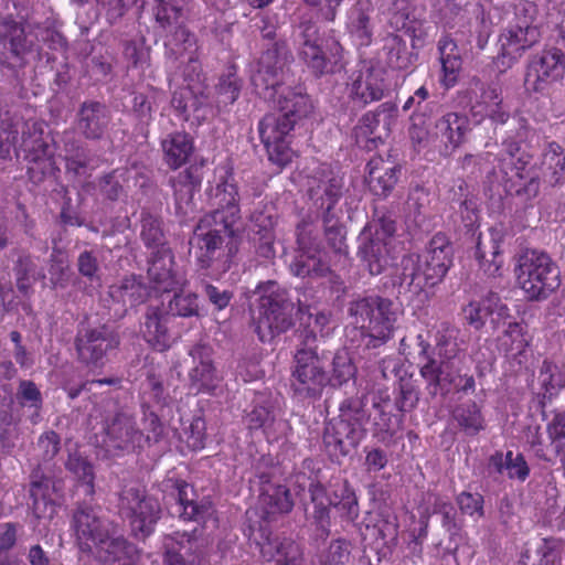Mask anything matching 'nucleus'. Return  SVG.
<instances>
[{
    "mask_svg": "<svg viewBox=\"0 0 565 565\" xmlns=\"http://www.w3.org/2000/svg\"><path fill=\"white\" fill-rule=\"evenodd\" d=\"M373 11L372 0H356L348 12L347 28L360 45H367L371 42L373 34L371 14Z\"/></svg>",
    "mask_w": 565,
    "mask_h": 565,
    "instance_id": "nucleus-45",
    "label": "nucleus"
},
{
    "mask_svg": "<svg viewBox=\"0 0 565 565\" xmlns=\"http://www.w3.org/2000/svg\"><path fill=\"white\" fill-rule=\"evenodd\" d=\"M296 243V255L289 266L292 275L311 279L327 277L330 273L327 253L309 222L303 220L297 224Z\"/></svg>",
    "mask_w": 565,
    "mask_h": 565,
    "instance_id": "nucleus-12",
    "label": "nucleus"
},
{
    "mask_svg": "<svg viewBox=\"0 0 565 565\" xmlns=\"http://www.w3.org/2000/svg\"><path fill=\"white\" fill-rule=\"evenodd\" d=\"M19 149L24 152V159L28 161V175L33 183H41L55 171L53 150L36 124L31 126L25 124Z\"/></svg>",
    "mask_w": 565,
    "mask_h": 565,
    "instance_id": "nucleus-17",
    "label": "nucleus"
},
{
    "mask_svg": "<svg viewBox=\"0 0 565 565\" xmlns=\"http://www.w3.org/2000/svg\"><path fill=\"white\" fill-rule=\"evenodd\" d=\"M169 316L158 307H149L145 313L140 332L154 350L162 352L171 347L172 337L167 327Z\"/></svg>",
    "mask_w": 565,
    "mask_h": 565,
    "instance_id": "nucleus-42",
    "label": "nucleus"
},
{
    "mask_svg": "<svg viewBox=\"0 0 565 565\" xmlns=\"http://www.w3.org/2000/svg\"><path fill=\"white\" fill-rule=\"evenodd\" d=\"M440 107L438 100L431 97L425 85L418 87L413 95L406 99L403 105V110L407 111L413 109L409 115L412 121L409 136L414 142L419 146L429 143V130L434 126L431 119L439 114Z\"/></svg>",
    "mask_w": 565,
    "mask_h": 565,
    "instance_id": "nucleus-20",
    "label": "nucleus"
},
{
    "mask_svg": "<svg viewBox=\"0 0 565 565\" xmlns=\"http://www.w3.org/2000/svg\"><path fill=\"white\" fill-rule=\"evenodd\" d=\"M500 345L507 354L513 356L522 354L529 345L525 327L522 323L509 321L500 339Z\"/></svg>",
    "mask_w": 565,
    "mask_h": 565,
    "instance_id": "nucleus-63",
    "label": "nucleus"
},
{
    "mask_svg": "<svg viewBox=\"0 0 565 565\" xmlns=\"http://www.w3.org/2000/svg\"><path fill=\"white\" fill-rule=\"evenodd\" d=\"M541 171L551 185L565 183V149L557 142H550L542 153Z\"/></svg>",
    "mask_w": 565,
    "mask_h": 565,
    "instance_id": "nucleus-47",
    "label": "nucleus"
},
{
    "mask_svg": "<svg viewBox=\"0 0 565 565\" xmlns=\"http://www.w3.org/2000/svg\"><path fill=\"white\" fill-rule=\"evenodd\" d=\"M172 489L171 495L177 500L175 504L171 507V513L178 515L184 521L205 522L213 513L212 503L202 500L196 501V492L194 488L184 480L170 479Z\"/></svg>",
    "mask_w": 565,
    "mask_h": 565,
    "instance_id": "nucleus-26",
    "label": "nucleus"
},
{
    "mask_svg": "<svg viewBox=\"0 0 565 565\" xmlns=\"http://www.w3.org/2000/svg\"><path fill=\"white\" fill-rule=\"evenodd\" d=\"M388 90L385 81V71L380 66L367 67L360 71L350 85L349 96L359 107L381 100Z\"/></svg>",
    "mask_w": 565,
    "mask_h": 565,
    "instance_id": "nucleus-29",
    "label": "nucleus"
},
{
    "mask_svg": "<svg viewBox=\"0 0 565 565\" xmlns=\"http://www.w3.org/2000/svg\"><path fill=\"white\" fill-rule=\"evenodd\" d=\"M470 130V122L466 115L448 111L441 115L429 130V143L439 140L445 152L450 153L459 148Z\"/></svg>",
    "mask_w": 565,
    "mask_h": 565,
    "instance_id": "nucleus-30",
    "label": "nucleus"
},
{
    "mask_svg": "<svg viewBox=\"0 0 565 565\" xmlns=\"http://www.w3.org/2000/svg\"><path fill=\"white\" fill-rule=\"evenodd\" d=\"M253 236L275 234L277 214L270 203L259 204L249 215Z\"/></svg>",
    "mask_w": 565,
    "mask_h": 565,
    "instance_id": "nucleus-61",
    "label": "nucleus"
},
{
    "mask_svg": "<svg viewBox=\"0 0 565 565\" xmlns=\"http://www.w3.org/2000/svg\"><path fill=\"white\" fill-rule=\"evenodd\" d=\"M115 524L104 514L102 507L92 501H78L72 509L70 525L82 552L89 548L109 529H114Z\"/></svg>",
    "mask_w": 565,
    "mask_h": 565,
    "instance_id": "nucleus-15",
    "label": "nucleus"
},
{
    "mask_svg": "<svg viewBox=\"0 0 565 565\" xmlns=\"http://www.w3.org/2000/svg\"><path fill=\"white\" fill-rule=\"evenodd\" d=\"M65 468L83 483L85 494L93 497L95 493V473L92 462L78 451H74L68 454Z\"/></svg>",
    "mask_w": 565,
    "mask_h": 565,
    "instance_id": "nucleus-57",
    "label": "nucleus"
},
{
    "mask_svg": "<svg viewBox=\"0 0 565 565\" xmlns=\"http://www.w3.org/2000/svg\"><path fill=\"white\" fill-rule=\"evenodd\" d=\"M419 401V392L407 372H404L398 380V394L395 397V407L399 412H411Z\"/></svg>",
    "mask_w": 565,
    "mask_h": 565,
    "instance_id": "nucleus-64",
    "label": "nucleus"
},
{
    "mask_svg": "<svg viewBox=\"0 0 565 565\" xmlns=\"http://www.w3.org/2000/svg\"><path fill=\"white\" fill-rule=\"evenodd\" d=\"M84 553H89L100 564L136 565L138 561L136 545L119 533L117 524L90 544Z\"/></svg>",
    "mask_w": 565,
    "mask_h": 565,
    "instance_id": "nucleus-21",
    "label": "nucleus"
},
{
    "mask_svg": "<svg viewBox=\"0 0 565 565\" xmlns=\"http://www.w3.org/2000/svg\"><path fill=\"white\" fill-rule=\"evenodd\" d=\"M379 290L383 295H388L396 299L407 294L411 296L419 295L422 289L414 276L413 260H406L405 256H403L394 273L382 278Z\"/></svg>",
    "mask_w": 565,
    "mask_h": 565,
    "instance_id": "nucleus-38",
    "label": "nucleus"
},
{
    "mask_svg": "<svg viewBox=\"0 0 565 565\" xmlns=\"http://www.w3.org/2000/svg\"><path fill=\"white\" fill-rule=\"evenodd\" d=\"M295 129L292 121L281 115L267 114L258 122V132L266 148L270 162L282 168L291 162L292 150L290 148L291 131Z\"/></svg>",
    "mask_w": 565,
    "mask_h": 565,
    "instance_id": "nucleus-16",
    "label": "nucleus"
},
{
    "mask_svg": "<svg viewBox=\"0 0 565 565\" xmlns=\"http://www.w3.org/2000/svg\"><path fill=\"white\" fill-rule=\"evenodd\" d=\"M164 163L172 170L184 166L194 152L193 138L185 131H173L161 139Z\"/></svg>",
    "mask_w": 565,
    "mask_h": 565,
    "instance_id": "nucleus-43",
    "label": "nucleus"
},
{
    "mask_svg": "<svg viewBox=\"0 0 565 565\" xmlns=\"http://www.w3.org/2000/svg\"><path fill=\"white\" fill-rule=\"evenodd\" d=\"M414 263V276L424 288L439 285L452 266L454 247L444 233H436L427 244L424 254L404 255Z\"/></svg>",
    "mask_w": 565,
    "mask_h": 565,
    "instance_id": "nucleus-11",
    "label": "nucleus"
},
{
    "mask_svg": "<svg viewBox=\"0 0 565 565\" xmlns=\"http://www.w3.org/2000/svg\"><path fill=\"white\" fill-rule=\"evenodd\" d=\"M190 355L195 365L189 372L190 388L195 394L212 392L217 382L215 369L212 364L210 348L205 345H194L190 350Z\"/></svg>",
    "mask_w": 565,
    "mask_h": 565,
    "instance_id": "nucleus-37",
    "label": "nucleus"
},
{
    "mask_svg": "<svg viewBox=\"0 0 565 565\" xmlns=\"http://www.w3.org/2000/svg\"><path fill=\"white\" fill-rule=\"evenodd\" d=\"M202 178L201 168L198 166H190L169 178V184L173 189L178 214L188 213V207L192 203L193 195L201 186Z\"/></svg>",
    "mask_w": 565,
    "mask_h": 565,
    "instance_id": "nucleus-41",
    "label": "nucleus"
},
{
    "mask_svg": "<svg viewBox=\"0 0 565 565\" xmlns=\"http://www.w3.org/2000/svg\"><path fill=\"white\" fill-rule=\"evenodd\" d=\"M169 317L190 318L199 315L198 295L194 292H175L163 307Z\"/></svg>",
    "mask_w": 565,
    "mask_h": 565,
    "instance_id": "nucleus-60",
    "label": "nucleus"
},
{
    "mask_svg": "<svg viewBox=\"0 0 565 565\" xmlns=\"http://www.w3.org/2000/svg\"><path fill=\"white\" fill-rule=\"evenodd\" d=\"M4 7V1L0 0V71L4 75L7 70L9 76L15 79L19 70L28 64V55L36 51L38 38L34 30L38 23L3 14Z\"/></svg>",
    "mask_w": 565,
    "mask_h": 565,
    "instance_id": "nucleus-5",
    "label": "nucleus"
},
{
    "mask_svg": "<svg viewBox=\"0 0 565 565\" xmlns=\"http://www.w3.org/2000/svg\"><path fill=\"white\" fill-rule=\"evenodd\" d=\"M246 424L250 430L262 428L268 437L271 435V430H276L275 426H278L279 429L286 427L285 422H276L274 405L264 396H259L252 411L246 414Z\"/></svg>",
    "mask_w": 565,
    "mask_h": 565,
    "instance_id": "nucleus-48",
    "label": "nucleus"
},
{
    "mask_svg": "<svg viewBox=\"0 0 565 565\" xmlns=\"http://www.w3.org/2000/svg\"><path fill=\"white\" fill-rule=\"evenodd\" d=\"M382 52L385 63L393 70L409 71L417 61V54L408 49L406 40L397 33H388L383 39Z\"/></svg>",
    "mask_w": 565,
    "mask_h": 565,
    "instance_id": "nucleus-46",
    "label": "nucleus"
},
{
    "mask_svg": "<svg viewBox=\"0 0 565 565\" xmlns=\"http://www.w3.org/2000/svg\"><path fill=\"white\" fill-rule=\"evenodd\" d=\"M164 565H203V552L193 533L173 532L164 537Z\"/></svg>",
    "mask_w": 565,
    "mask_h": 565,
    "instance_id": "nucleus-28",
    "label": "nucleus"
},
{
    "mask_svg": "<svg viewBox=\"0 0 565 565\" xmlns=\"http://www.w3.org/2000/svg\"><path fill=\"white\" fill-rule=\"evenodd\" d=\"M108 295L113 301L115 316L122 318L129 309L145 303L151 295L140 276L130 275L109 286Z\"/></svg>",
    "mask_w": 565,
    "mask_h": 565,
    "instance_id": "nucleus-27",
    "label": "nucleus"
},
{
    "mask_svg": "<svg viewBox=\"0 0 565 565\" xmlns=\"http://www.w3.org/2000/svg\"><path fill=\"white\" fill-rule=\"evenodd\" d=\"M210 200L215 209L199 218L190 243L195 247L198 270L218 277L231 268L242 236L239 194L234 178L217 182L210 191Z\"/></svg>",
    "mask_w": 565,
    "mask_h": 565,
    "instance_id": "nucleus-1",
    "label": "nucleus"
},
{
    "mask_svg": "<svg viewBox=\"0 0 565 565\" xmlns=\"http://www.w3.org/2000/svg\"><path fill=\"white\" fill-rule=\"evenodd\" d=\"M55 491V482L44 476L38 466L30 475L29 497L31 509L36 519L51 516L54 512L52 493Z\"/></svg>",
    "mask_w": 565,
    "mask_h": 565,
    "instance_id": "nucleus-40",
    "label": "nucleus"
},
{
    "mask_svg": "<svg viewBox=\"0 0 565 565\" xmlns=\"http://www.w3.org/2000/svg\"><path fill=\"white\" fill-rule=\"evenodd\" d=\"M417 340L420 347L418 356L422 360L419 374L426 382L428 395L431 398H435L437 395L447 396L451 384L455 383L456 377L459 375V361L451 355L437 359L429 354L430 344L424 340L422 334L417 337Z\"/></svg>",
    "mask_w": 565,
    "mask_h": 565,
    "instance_id": "nucleus-14",
    "label": "nucleus"
},
{
    "mask_svg": "<svg viewBox=\"0 0 565 565\" xmlns=\"http://www.w3.org/2000/svg\"><path fill=\"white\" fill-rule=\"evenodd\" d=\"M337 418L344 420L347 424H354V427L365 428L369 414L365 409L364 398L351 396L343 399L339 406V416Z\"/></svg>",
    "mask_w": 565,
    "mask_h": 565,
    "instance_id": "nucleus-62",
    "label": "nucleus"
},
{
    "mask_svg": "<svg viewBox=\"0 0 565 565\" xmlns=\"http://www.w3.org/2000/svg\"><path fill=\"white\" fill-rule=\"evenodd\" d=\"M292 38L299 58L315 76L320 77L343 70L341 45L333 41L327 49H323L319 26L310 18H301L294 29Z\"/></svg>",
    "mask_w": 565,
    "mask_h": 565,
    "instance_id": "nucleus-6",
    "label": "nucleus"
},
{
    "mask_svg": "<svg viewBox=\"0 0 565 565\" xmlns=\"http://www.w3.org/2000/svg\"><path fill=\"white\" fill-rule=\"evenodd\" d=\"M139 223L140 238L147 248L158 250L169 247L166 239L163 221L159 214L142 209Z\"/></svg>",
    "mask_w": 565,
    "mask_h": 565,
    "instance_id": "nucleus-49",
    "label": "nucleus"
},
{
    "mask_svg": "<svg viewBox=\"0 0 565 565\" xmlns=\"http://www.w3.org/2000/svg\"><path fill=\"white\" fill-rule=\"evenodd\" d=\"M290 367V387L301 399L316 401L330 384L327 363L331 351L321 347L322 340L312 330H300Z\"/></svg>",
    "mask_w": 565,
    "mask_h": 565,
    "instance_id": "nucleus-2",
    "label": "nucleus"
},
{
    "mask_svg": "<svg viewBox=\"0 0 565 565\" xmlns=\"http://www.w3.org/2000/svg\"><path fill=\"white\" fill-rule=\"evenodd\" d=\"M483 110L492 124L507 126L505 134H512L516 130L519 139L526 140L529 138L531 128L527 120L521 116H510L502 104L489 105Z\"/></svg>",
    "mask_w": 565,
    "mask_h": 565,
    "instance_id": "nucleus-52",
    "label": "nucleus"
},
{
    "mask_svg": "<svg viewBox=\"0 0 565 565\" xmlns=\"http://www.w3.org/2000/svg\"><path fill=\"white\" fill-rule=\"evenodd\" d=\"M565 72V54L558 47H548L533 55L527 64L524 86L529 92H545L561 79Z\"/></svg>",
    "mask_w": 565,
    "mask_h": 565,
    "instance_id": "nucleus-19",
    "label": "nucleus"
},
{
    "mask_svg": "<svg viewBox=\"0 0 565 565\" xmlns=\"http://www.w3.org/2000/svg\"><path fill=\"white\" fill-rule=\"evenodd\" d=\"M104 433L108 450L132 452L146 443L145 434L138 428L135 417L126 412H117L107 418Z\"/></svg>",
    "mask_w": 565,
    "mask_h": 565,
    "instance_id": "nucleus-22",
    "label": "nucleus"
},
{
    "mask_svg": "<svg viewBox=\"0 0 565 565\" xmlns=\"http://www.w3.org/2000/svg\"><path fill=\"white\" fill-rule=\"evenodd\" d=\"M343 178L328 164H320L307 179V193L318 214L339 211Z\"/></svg>",
    "mask_w": 565,
    "mask_h": 565,
    "instance_id": "nucleus-18",
    "label": "nucleus"
},
{
    "mask_svg": "<svg viewBox=\"0 0 565 565\" xmlns=\"http://www.w3.org/2000/svg\"><path fill=\"white\" fill-rule=\"evenodd\" d=\"M323 228V235L329 248L339 256L348 254L347 230L341 222L342 211L318 214Z\"/></svg>",
    "mask_w": 565,
    "mask_h": 565,
    "instance_id": "nucleus-50",
    "label": "nucleus"
},
{
    "mask_svg": "<svg viewBox=\"0 0 565 565\" xmlns=\"http://www.w3.org/2000/svg\"><path fill=\"white\" fill-rule=\"evenodd\" d=\"M540 39V36L533 35V32L529 33L507 25L502 29L498 39L499 53L497 64L504 70L510 68Z\"/></svg>",
    "mask_w": 565,
    "mask_h": 565,
    "instance_id": "nucleus-32",
    "label": "nucleus"
},
{
    "mask_svg": "<svg viewBox=\"0 0 565 565\" xmlns=\"http://www.w3.org/2000/svg\"><path fill=\"white\" fill-rule=\"evenodd\" d=\"M260 502L267 514H287L294 508L290 490L284 486H270L262 493Z\"/></svg>",
    "mask_w": 565,
    "mask_h": 565,
    "instance_id": "nucleus-53",
    "label": "nucleus"
},
{
    "mask_svg": "<svg viewBox=\"0 0 565 565\" xmlns=\"http://www.w3.org/2000/svg\"><path fill=\"white\" fill-rule=\"evenodd\" d=\"M111 114L109 108L97 100H85L76 114V128L87 140H100L106 135Z\"/></svg>",
    "mask_w": 565,
    "mask_h": 565,
    "instance_id": "nucleus-31",
    "label": "nucleus"
},
{
    "mask_svg": "<svg viewBox=\"0 0 565 565\" xmlns=\"http://www.w3.org/2000/svg\"><path fill=\"white\" fill-rule=\"evenodd\" d=\"M514 17L509 22V26L514 29H521L529 33L533 32V35L541 38V30L537 22V9L532 2H520L514 6Z\"/></svg>",
    "mask_w": 565,
    "mask_h": 565,
    "instance_id": "nucleus-59",
    "label": "nucleus"
},
{
    "mask_svg": "<svg viewBox=\"0 0 565 565\" xmlns=\"http://www.w3.org/2000/svg\"><path fill=\"white\" fill-rule=\"evenodd\" d=\"M120 345L118 331L109 324L96 327L81 324L74 339L79 362L87 366L102 367L108 354Z\"/></svg>",
    "mask_w": 565,
    "mask_h": 565,
    "instance_id": "nucleus-13",
    "label": "nucleus"
},
{
    "mask_svg": "<svg viewBox=\"0 0 565 565\" xmlns=\"http://www.w3.org/2000/svg\"><path fill=\"white\" fill-rule=\"evenodd\" d=\"M148 277L153 285L151 290L167 292L185 282L183 273L175 266L170 247L153 250L149 258Z\"/></svg>",
    "mask_w": 565,
    "mask_h": 565,
    "instance_id": "nucleus-25",
    "label": "nucleus"
},
{
    "mask_svg": "<svg viewBox=\"0 0 565 565\" xmlns=\"http://www.w3.org/2000/svg\"><path fill=\"white\" fill-rule=\"evenodd\" d=\"M327 365L331 366L329 371V385L340 386L353 379L356 373V367L347 349H339L334 353L331 352V358Z\"/></svg>",
    "mask_w": 565,
    "mask_h": 565,
    "instance_id": "nucleus-54",
    "label": "nucleus"
},
{
    "mask_svg": "<svg viewBox=\"0 0 565 565\" xmlns=\"http://www.w3.org/2000/svg\"><path fill=\"white\" fill-rule=\"evenodd\" d=\"M271 100L276 104L278 114L292 121L295 127L313 110L312 100L301 86L281 88Z\"/></svg>",
    "mask_w": 565,
    "mask_h": 565,
    "instance_id": "nucleus-34",
    "label": "nucleus"
},
{
    "mask_svg": "<svg viewBox=\"0 0 565 565\" xmlns=\"http://www.w3.org/2000/svg\"><path fill=\"white\" fill-rule=\"evenodd\" d=\"M365 435V428L333 418L326 424L322 440L328 455L339 460L355 450Z\"/></svg>",
    "mask_w": 565,
    "mask_h": 565,
    "instance_id": "nucleus-24",
    "label": "nucleus"
},
{
    "mask_svg": "<svg viewBox=\"0 0 565 565\" xmlns=\"http://www.w3.org/2000/svg\"><path fill=\"white\" fill-rule=\"evenodd\" d=\"M373 407L377 412L374 416V426L377 433L387 437H393L401 428L402 417L392 413L393 405L388 396L373 402Z\"/></svg>",
    "mask_w": 565,
    "mask_h": 565,
    "instance_id": "nucleus-56",
    "label": "nucleus"
},
{
    "mask_svg": "<svg viewBox=\"0 0 565 565\" xmlns=\"http://www.w3.org/2000/svg\"><path fill=\"white\" fill-rule=\"evenodd\" d=\"M364 268L372 275L377 276L385 271L394 262L392 253V243L384 238L367 237V234H361L358 247Z\"/></svg>",
    "mask_w": 565,
    "mask_h": 565,
    "instance_id": "nucleus-33",
    "label": "nucleus"
},
{
    "mask_svg": "<svg viewBox=\"0 0 565 565\" xmlns=\"http://www.w3.org/2000/svg\"><path fill=\"white\" fill-rule=\"evenodd\" d=\"M118 512L129 521L131 534L146 540L161 518L159 501L139 487H124L118 495Z\"/></svg>",
    "mask_w": 565,
    "mask_h": 565,
    "instance_id": "nucleus-10",
    "label": "nucleus"
},
{
    "mask_svg": "<svg viewBox=\"0 0 565 565\" xmlns=\"http://www.w3.org/2000/svg\"><path fill=\"white\" fill-rule=\"evenodd\" d=\"M452 418L467 436H477L486 429V419L481 408L473 401L456 406L452 411Z\"/></svg>",
    "mask_w": 565,
    "mask_h": 565,
    "instance_id": "nucleus-51",
    "label": "nucleus"
},
{
    "mask_svg": "<svg viewBox=\"0 0 565 565\" xmlns=\"http://www.w3.org/2000/svg\"><path fill=\"white\" fill-rule=\"evenodd\" d=\"M348 311L353 323L366 331L365 344L372 349L385 344L393 337L401 315L399 307L381 295L358 298L349 303Z\"/></svg>",
    "mask_w": 565,
    "mask_h": 565,
    "instance_id": "nucleus-4",
    "label": "nucleus"
},
{
    "mask_svg": "<svg viewBox=\"0 0 565 565\" xmlns=\"http://www.w3.org/2000/svg\"><path fill=\"white\" fill-rule=\"evenodd\" d=\"M367 169V184L370 191L381 199H386L399 180L401 166L395 161L383 159L379 156L369 161Z\"/></svg>",
    "mask_w": 565,
    "mask_h": 565,
    "instance_id": "nucleus-35",
    "label": "nucleus"
},
{
    "mask_svg": "<svg viewBox=\"0 0 565 565\" xmlns=\"http://www.w3.org/2000/svg\"><path fill=\"white\" fill-rule=\"evenodd\" d=\"M440 52V63L444 73L443 83L446 87H451L458 79L461 70V58L458 54L452 53L456 44L448 39L440 40L438 43Z\"/></svg>",
    "mask_w": 565,
    "mask_h": 565,
    "instance_id": "nucleus-55",
    "label": "nucleus"
},
{
    "mask_svg": "<svg viewBox=\"0 0 565 565\" xmlns=\"http://www.w3.org/2000/svg\"><path fill=\"white\" fill-rule=\"evenodd\" d=\"M308 490L313 505L311 516L322 530L330 524L331 507L347 522H354L359 518L358 498L348 480L331 478L327 486L319 480H312Z\"/></svg>",
    "mask_w": 565,
    "mask_h": 565,
    "instance_id": "nucleus-7",
    "label": "nucleus"
},
{
    "mask_svg": "<svg viewBox=\"0 0 565 565\" xmlns=\"http://www.w3.org/2000/svg\"><path fill=\"white\" fill-rule=\"evenodd\" d=\"M503 238V232L498 227H491L487 236L478 237L475 255L480 269L488 276H497L503 265L501 253Z\"/></svg>",
    "mask_w": 565,
    "mask_h": 565,
    "instance_id": "nucleus-36",
    "label": "nucleus"
},
{
    "mask_svg": "<svg viewBox=\"0 0 565 565\" xmlns=\"http://www.w3.org/2000/svg\"><path fill=\"white\" fill-rule=\"evenodd\" d=\"M291 52L285 40L275 41L266 49L250 70V83L264 99H275L277 93L287 87L290 77Z\"/></svg>",
    "mask_w": 565,
    "mask_h": 565,
    "instance_id": "nucleus-9",
    "label": "nucleus"
},
{
    "mask_svg": "<svg viewBox=\"0 0 565 565\" xmlns=\"http://www.w3.org/2000/svg\"><path fill=\"white\" fill-rule=\"evenodd\" d=\"M264 562L275 565H300V548L291 539L279 535H266L257 543Z\"/></svg>",
    "mask_w": 565,
    "mask_h": 565,
    "instance_id": "nucleus-39",
    "label": "nucleus"
},
{
    "mask_svg": "<svg viewBox=\"0 0 565 565\" xmlns=\"http://www.w3.org/2000/svg\"><path fill=\"white\" fill-rule=\"evenodd\" d=\"M515 260L518 284L530 300L546 299L559 287V269L547 253L525 249Z\"/></svg>",
    "mask_w": 565,
    "mask_h": 565,
    "instance_id": "nucleus-8",
    "label": "nucleus"
},
{
    "mask_svg": "<svg viewBox=\"0 0 565 565\" xmlns=\"http://www.w3.org/2000/svg\"><path fill=\"white\" fill-rule=\"evenodd\" d=\"M539 383L542 393L537 394V406L541 409L542 418L546 419V406L565 387V373L557 364L544 360L539 372Z\"/></svg>",
    "mask_w": 565,
    "mask_h": 565,
    "instance_id": "nucleus-44",
    "label": "nucleus"
},
{
    "mask_svg": "<svg viewBox=\"0 0 565 565\" xmlns=\"http://www.w3.org/2000/svg\"><path fill=\"white\" fill-rule=\"evenodd\" d=\"M254 295L258 303L255 331L262 342H270L294 326L295 302L288 290L281 288L277 281L259 282Z\"/></svg>",
    "mask_w": 565,
    "mask_h": 565,
    "instance_id": "nucleus-3",
    "label": "nucleus"
},
{
    "mask_svg": "<svg viewBox=\"0 0 565 565\" xmlns=\"http://www.w3.org/2000/svg\"><path fill=\"white\" fill-rule=\"evenodd\" d=\"M468 93L476 95V114L489 105L502 104V90L498 84H484L480 78L473 77ZM475 108V106H472Z\"/></svg>",
    "mask_w": 565,
    "mask_h": 565,
    "instance_id": "nucleus-58",
    "label": "nucleus"
},
{
    "mask_svg": "<svg viewBox=\"0 0 565 565\" xmlns=\"http://www.w3.org/2000/svg\"><path fill=\"white\" fill-rule=\"evenodd\" d=\"M62 142L67 177L84 181L100 167L103 159L76 138L74 132L64 131Z\"/></svg>",
    "mask_w": 565,
    "mask_h": 565,
    "instance_id": "nucleus-23",
    "label": "nucleus"
}]
</instances>
